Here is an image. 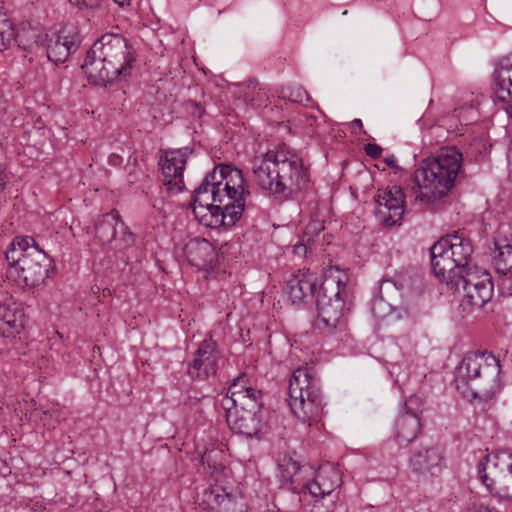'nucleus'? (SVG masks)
<instances>
[{"mask_svg":"<svg viewBox=\"0 0 512 512\" xmlns=\"http://www.w3.org/2000/svg\"><path fill=\"white\" fill-rule=\"evenodd\" d=\"M247 195L242 171L220 165L195 190L193 213L206 227H232L242 217Z\"/></svg>","mask_w":512,"mask_h":512,"instance_id":"1","label":"nucleus"},{"mask_svg":"<svg viewBox=\"0 0 512 512\" xmlns=\"http://www.w3.org/2000/svg\"><path fill=\"white\" fill-rule=\"evenodd\" d=\"M256 184L275 199L285 201L305 190L310 182L302 157L285 145L268 150L253 160Z\"/></svg>","mask_w":512,"mask_h":512,"instance_id":"2","label":"nucleus"},{"mask_svg":"<svg viewBox=\"0 0 512 512\" xmlns=\"http://www.w3.org/2000/svg\"><path fill=\"white\" fill-rule=\"evenodd\" d=\"M135 52L127 39L118 34H104L87 51L82 69L88 81L108 86L131 75Z\"/></svg>","mask_w":512,"mask_h":512,"instance_id":"3","label":"nucleus"},{"mask_svg":"<svg viewBox=\"0 0 512 512\" xmlns=\"http://www.w3.org/2000/svg\"><path fill=\"white\" fill-rule=\"evenodd\" d=\"M500 371V361L491 352H467L456 368V389L468 400L487 401L501 389Z\"/></svg>","mask_w":512,"mask_h":512,"instance_id":"4","label":"nucleus"},{"mask_svg":"<svg viewBox=\"0 0 512 512\" xmlns=\"http://www.w3.org/2000/svg\"><path fill=\"white\" fill-rule=\"evenodd\" d=\"M8 278L22 288L36 287L48 276V259L34 238L16 237L6 252Z\"/></svg>","mask_w":512,"mask_h":512,"instance_id":"5","label":"nucleus"},{"mask_svg":"<svg viewBox=\"0 0 512 512\" xmlns=\"http://www.w3.org/2000/svg\"><path fill=\"white\" fill-rule=\"evenodd\" d=\"M289 406L294 416L304 424L317 423L324 410L320 379L312 368H297L289 380Z\"/></svg>","mask_w":512,"mask_h":512,"instance_id":"6","label":"nucleus"},{"mask_svg":"<svg viewBox=\"0 0 512 512\" xmlns=\"http://www.w3.org/2000/svg\"><path fill=\"white\" fill-rule=\"evenodd\" d=\"M473 245L463 233L442 237L430 248L431 266L441 281H450L468 265Z\"/></svg>","mask_w":512,"mask_h":512,"instance_id":"7","label":"nucleus"},{"mask_svg":"<svg viewBox=\"0 0 512 512\" xmlns=\"http://www.w3.org/2000/svg\"><path fill=\"white\" fill-rule=\"evenodd\" d=\"M345 283L340 275L327 276L316 295L317 319L315 329L322 334H331L346 327L344 299Z\"/></svg>","mask_w":512,"mask_h":512,"instance_id":"8","label":"nucleus"},{"mask_svg":"<svg viewBox=\"0 0 512 512\" xmlns=\"http://www.w3.org/2000/svg\"><path fill=\"white\" fill-rule=\"evenodd\" d=\"M433 157L424 159L413 174L414 194L417 200L431 204L445 197L454 186L455 179L446 177L436 166Z\"/></svg>","mask_w":512,"mask_h":512,"instance_id":"9","label":"nucleus"},{"mask_svg":"<svg viewBox=\"0 0 512 512\" xmlns=\"http://www.w3.org/2000/svg\"><path fill=\"white\" fill-rule=\"evenodd\" d=\"M456 282L458 291H462L460 306L466 313L481 309L493 296L494 287L490 274L482 269L467 270L459 274Z\"/></svg>","mask_w":512,"mask_h":512,"instance_id":"10","label":"nucleus"},{"mask_svg":"<svg viewBox=\"0 0 512 512\" xmlns=\"http://www.w3.org/2000/svg\"><path fill=\"white\" fill-rule=\"evenodd\" d=\"M87 233L93 234L97 244L114 252H121L134 242L133 234L116 211L97 218L93 226L87 227Z\"/></svg>","mask_w":512,"mask_h":512,"instance_id":"11","label":"nucleus"},{"mask_svg":"<svg viewBox=\"0 0 512 512\" xmlns=\"http://www.w3.org/2000/svg\"><path fill=\"white\" fill-rule=\"evenodd\" d=\"M221 353L217 342L212 337L205 338L198 345L188 364V375L198 381H204L216 375Z\"/></svg>","mask_w":512,"mask_h":512,"instance_id":"12","label":"nucleus"},{"mask_svg":"<svg viewBox=\"0 0 512 512\" xmlns=\"http://www.w3.org/2000/svg\"><path fill=\"white\" fill-rule=\"evenodd\" d=\"M376 216L382 224L393 226L402 220L405 211V195L400 186L380 189L376 196Z\"/></svg>","mask_w":512,"mask_h":512,"instance_id":"13","label":"nucleus"},{"mask_svg":"<svg viewBox=\"0 0 512 512\" xmlns=\"http://www.w3.org/2000/svg\"><path fill=\"white\" fill-rule=\"evenodd\" d=\"M80 41L77 26L73 24L62 26L48 40L47 56L49 60L56 64L64 63L78 49Z\"/></svg>","mask_w":512,"mask_h":512,"instance_id":"14","label":"nucleus"},{"mask_svg":"<svg viewBox=\"0 0 512 512\" xmlns=\"http://www.w3.org/2000/svg\"><path fill=\"white\" fill-rule=\"evenodd\" d=\"M228 427L239 435L260 438L266 432V422L261 411L224 410Z\"/></svg>","mask_w":512,"mask_h":512,"instance_id":"15","label":"nucleus"},{"mask_svg":"<svg viewBox=\"0 0 512 512\" xmlns=\"http://www.w3.org/2000/svg\"><path fill=\"white\" fill-rule=\"evenodd\" d=\"M191 153L192 150L186 147L167 150L161 157L163 182L170 190L182 191L184 188L183 171Z\"/></svg>","mask_w":512,"mask_h":512,"instance_id":"16","label":"nucleus"},{"mask_svg":"<svg viewBox=\"0 0 512 512\" xmlns=\"http://www.w3.org/2000/svg\"><path fill=\"white\" fill-rule=\"evenodd\" d=\"M409 467L413 473L438 477L445 467L443 449L439 446H431L413 450L409 458Z\"/></svg>","mask_w":512,"mask_h":512,"instance_id":"17","label":"nucleus"},{"mask_svg":"<svg viewBox=\"0 0 512 512\" xmlns=\"http://www.w3.org/2000/svg\"><path fill=\"white\" fill-rule=\"evenodd\" d=\"M318 277L309 269H300L293 274L287 282L286 294L292 304H303L307 300L316 298Z\"/></svg>","mask_w":512,"mask_h":512,"instance_id":"18","label":"nucleus"},{"mask_svg":"<svg viewBox=\"0 0 512 512\" xmlns=\"http://www.w3.org/2000/svg\"><path fill=\"white\" fill-rule=\"evenodd\" d=\"M202 500L210 511L245 512L246 509L242 497L227 492L221 485H211L204 491Z\"/></svg>","mask_w":512,"mask_h":512,"instance_id":"19","label":"nucleus"},{"mask_svg":"<svg viewBox=\"0 0 512 512\" xmlns=\"http://www.w3.org/2000/svg\"><path fill=\"white\" fill-rule=\"evenodd\" d=\"M417 401V398L411 397L405 403V412L400 414L394 424V437L400 446H407L416 439L421 431V421L419 415L412 411L410 405Z\"/></svg>","mask_w":512,"mask_h":512,"instance_id":"20","label":"nucleus"},{"mask_svg":"<svg viewBox=\"0 0 512 512\" xmlns=\"http://www.w3.org/2000/svg\"><path fill=\"white\" fill-rule=\"evenodd\" d=\"M341 484V475L339 470L330 464L323 465L317 471L313 480L303 486V491H307L314 498H324L330 495Z\"/></svg>","mask_w":512,"mask_h":512,"instance_id":"21","label":"nucleus"},{"mask_svg":"<svg viewBox=\"0 0 512 512\" xmlns=\"http://www.w3.org/2000/svg\"><path fill=\"white\" fill-rule=\"evenodd\" d=\"M24 323V311L12 297L0 303V336L14 337L23 329Z\"/></svg>","mask_w":512,"mask_h":512,"instance_id":"22","label":"nucleus"},{"mask_svg":"<svg viewBox=\"0 0 512 512\" xmlns=\"http://www.w3.org/2000/svg\"><path fill=\"white\" fill-rule=\"evenodd\" d=\"M184 255L193 266L199 269L212 265L217 258L214 246L201 237L192 238L185 244Z\"/></svg>","mask_w":512,"mask_h":512,"instance_id":"23","label":"nucleus"},{"mask_svg":"<svg viewBox=\"0 0 512 512\" xmlns=\"http://www.w3.org/2000/svg\"><path fill=\"white\" fill-rule=\"evenodd\" d=\"M494 94L496 100H512V53L502 58L494 71Z\"/></svg>","mask_w":512,"mask_h":512,"instance_id":"24","label":"nucleus"},{"mask_svg":"<svg viewBox=\"0 0 512 512\" xmlns=\"http://www.w3.org/2000/svg\"><path fill=\"white\" fill-rule=\"evenodd\" d=\"M432 157L437 164L436 166L442 173L446 174L447 178L451 177L456 180L463 164V155L457 147H442Z\"/></svg>","mask_w":512,"mask_h":512,"instance_id":"25","label":"nucleus"},{"mask_svg":"<svg viewBox=\"0 0 512 512\" xmlns=\"http://www.w3.org/2000/svg\"><path fill=\"white\" fill-rule=\"evenodd\" d=\"M262 392L255 388L247 393L237 396L234 400L221 398L220 406L223 410L239 409L248 411H261L262 408Z\"/></svg>","mask_w":512,"mask_h":512,"instance_id":"26","label":"nucleus"},{"mask_svg":"<svg viewBox=\"0 0 512 512\" xmlns=\"http://www.w3.org/2000/svg\"><path fill=\"white\" fill-rule=\"evenodd\" d=\"M495 254L493 265L499 275H512V243L508 239L497 237L494 240Z\"/></svg>","mask_w":512,"mask_h":512,"instance_id":"27","label":"nucleus"},{"mask_svg":"<svg viewBox=\"0 0 512 512\" xmlns=\"http://www.w3.org/2000/svg\"><path fill=\"white\" fill-rule=\"evenodd\" d=\"M236 95L238 99H242L245 104L254 108L266 106L268 101V95L265 88L252 80L238 85Z\"/></svg>","mask_w":512,"mask_h":512,"instance_id":"28","label":"nucleus"},{"mask_svg":"<svg viewBox=\"0 0 512 512\" xmlns=\"http://www.w3.org/2000/svg\"><path fill=\"white\" fill-rule=\"evenodd\" d=\"M17 34L16 24L0 12V52L5 51L15 42Z\"/></svg>","mask_w":512,"mask_h":512,"instance_id":"29","label":"nucleus"},{"mask_svg":"<svg viewBox=\"0 0 512 512\" xmlns=\"http://www.w3.org/2000/svg\"><path fill=\"white\" fill-rule=\"evenodd\" d=\"M278 95L281 99L299 104H305L310 101V97L307 92L299 85L283 86L279 90Z\"/></svg>","mask_w":512,"mask_h":512,"instance_id":"30","label":"nucleus"},{"mask_svg":"<svg viewBox=\"0 0 512 512\" xmlns=\"http://www.w3.org/2000/svg\"><path fill=\"white\" fill-rule=\"evenodd\" d=\"M251 389H253V387L249 384L247 376L245 374H242L231 383L226 395L223 396L222 398L234 400L237 398V396H241L250 391Z\"/></svg>","mask_w":512,"mask_h":512,"instance_id":"31","label":"nucleus"},{"mask_svg":"<svg viewBox=\"0 0 512 512\" xmlns=\"http://www.w3.org/2000/svg\"><path fill=\"white\" fill-rule=\"evenodd\" d=\"M299 470L300 464L291 457H285L279 464V476L285 482L293 483V478Z\"/></svg>","mask_w":512,"mask_h":512,"instance_id":"32","label":"nucleus"},{"mask_svg":"<svg viewBox=\"0 0 512 512\" xmlns=\"http://www.w3.org/2000/svg\"><path fill=\"white\" fill-rule=\"evenodd\" d=\"M212 452L205 453L203 456V460L207 462L208 467L210 469V475L214 479V485H221L224 482V479L227 476L226 467L222 463H217L215 461L211 462Z\"/></svg>","mask_w":512,"mask_h":512,"instance_id":"33","label":"nucleus"},{"mask_svg":"<svg viewBox=\"0 0 512 512\" xmlns=\"http://www.w3.org/2000/svg\"><path fill=\"white\" fill-rule=\"evenodd\" d=\"M323 228V224L320 221L309 222L304 232V238H306L307 241L310 242L312 235L319 234L323 230Z\"/></svg>","mask_w":512,"mask_h":512,"instance_id":"34","label":"nucleus"},{"mask_svg":"<svg viewBox=\"0 0 512 512\" xmlns=\"http://www.w3.org/2000/svg\"><path fill=\"white\" fill-rule=\"evenodd\" d=\"M509 475L506 477L505 485L502 488V497L512 500V462L508 466Z\"/></svg>","mask_w":512,"mask_h":512,"instance_id":"35","label":"nucleus"},{"mask_svg":"<svg viewBox=\"0 0 512 512\" xmlns=\"http://www.w3.org/2000/svg\"><path fill=\"white\" fill-rule=\"evenodd\" d=\"M308 247L309 242L307 241L306 238L303 237L301 242H298L297 244L294 245L293 253L300 258H304L307 256Z\"/></svg>","mask_w":512,"mask_h":512,"instance_id":"36","label":"nucleus"},{"mask_svg":"<svg viewBox=\"0 0 512 512\" xmlns=\"http://www.w3.org/2000/svg\"><path fill=\"white\" fill-rule=\"evenodd\" d=\"M364 151L372 159H378L381 156L383 149L377 144L368 143L364 146Z\"/></svg>","mask_w":512,"mask_h":512,"instance_id":"37","label":"nucleus"},{"mask_svg":"<svg viewBox=\"0 0 512 512\" xmlns=\"http://www.w3.org/2000/svg\"><path fill=\"white\" fill-rule=\"evenodd\" d=\"M70 4L79 8H96L100 5L101 0H68Z\"/></svg>","mask_w":512,"mask_h":512,"instance_id":"38","label":"nucleus"},{"mask_svg":"<svg viewBox=\"0 0 512 512\" xmlns=\"http://www.w3.org/2000/svg\"><path fill=\"white\" fill-rule=\"evenodd\" d=\"M478 472L480 475V478L482 480V483L489 489L492 490L494 485V480L489 478L488 475L485 473V466L483 463H480L478 466Z\"/></svg>","mask_w":512,"mask_h":512,"instance_id":"39","label":"nucleus"},{"mask_svg":"<svg viewBox=\"0 0 512 512\" xmlns=\"http://www.w3.org/2000/svg\"><path fill=\"white\" fill-rule=\"evenodd\" d=\"M108 162L112 166H120L123 162V158L118 154L112 153L108 158Z\"/></svg>","mask_w":512,"mask_h":512,"instance_id":"40","label":"nucleus"},{"mask_svg":"<svg viewBox=\"0 0 512 512\" xmlns=\"http://www.w3.org/2000/svg\"><path fill=\"white\" fill-rule=\"evenodd\" d=\"M6 185V174L4 172L3 166L0 164V191L5 189Z\"/></svg>","mask_w":512,"mask_h":512,"instance_id":"41","label":"nucleus"},{"mask_svg":"<svg viewBox=\"0 0 512 512\" xmlns=\"http://www.w3.org/2000/svg\"><path fill=\"white\" fill-rule=\"evenodd\" d=\"M385 163L391 168L397 167V159L394 155L387 156L385 158Z\"/></svg>","mask_w":512,"mask_h":512,"instance_id":"42","label":"nucleus"},{"mask_svg":"<svg viewBox=\"0 0 512 512\" xmlns=\"http://www.w3.org/2000/svg\"><path fill=\"white\" fill-rule=\"evenodd\" d=\"M506 105L503 107L507 114L512 117V100H509L508 102H504Z\"/></svg>","mask_w":512,"mask_h":512,"instance_id":"43","label":"nucleus"},{"mask_svg":"<svg viewBox=\"0 0 512 512\" xmlns=\"http://www.w3.org/2000/svg\"><path fill=\"white\" fill-rule=\"evenodd\" d=\"M351 126L352 127H357L359 128L360 130L363 129V122L361 119H354L352 122H351Z\"/></svg>","mask_w":512,"mask_h":512,"instance_id":"44","label":"nucleus"},{"mask_svg":"<svg viewBox=\"0 0 512 512\" xmlns=\"http://www.w3.org/2000/svg\"><path fill=\"white\" fill-rule=\"evenodd\" d=\"M114 2L120 6H124L125 4H129L130 0H114Z\"/></svg>","mask_w":512,"mask_h":512,"instance_id":"45","label":"nucleus"},{"mask_svg":"<svg viewBox=\"0 0 512 512\" xmlns=\"http://www.w3.org/2000/svg\"><path fill=\"white\" fill-rule=\"evenodd\" d=\"M406 380H407L406 378L400 379V378H399V375L397 374V377H396V382H397V383H402V384H403V383H405V382H406Z\"/></svg>","mask_w":512,"mask_h":512,"instance_id":"46","label":"nucleus"},{"mask_svg":"<svg viewBox=\"0 0 512 512\" xmlns=\"http://www.w3.org/2000/svg\"><path fill=\"white\" fill-rule=\"evenodd\" d=\"M397 369H399V366L393 365L392 366V370H391V374H395Z\"/></svg>","mask_w":512,"mask_h":512,"instance_id":"47","label":"nucleus"}]
</instances>
